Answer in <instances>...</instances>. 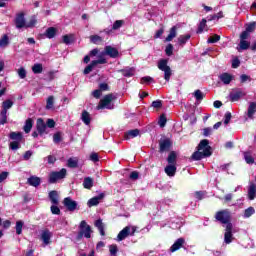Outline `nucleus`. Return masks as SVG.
Returning a JSON list of instances; mask_svg holds the SVG:
<instances>
[{
  "mask_svg": "<svg viewBox=\"0 0 256 256\" xmlns=\"http://www.w3.org/2000/svg\"><path fill=\"white\" fill-rule=\"evenodd\" d=\"M213 152L211 151V146H209V140L203 139L197 146V151H195L191 159L192 161H201V159H205L207 157H211Z\"/></svg>",
  "mask_w": 256,
  "mask_h": 256,
  "instance_id": "1",
  "label": "nucleus"
},
{
  "mask_svg": "<svg viewBox=\"0 0 256 256\" xmlns=\"http://www.w3.org/2000/svg\"><path fill=\"white\" fill-rule=\"evenodd\" d=\"M214 218L222 225H233L231 223V212L227 209L217 211Z\"/></svg>",
  "mask_w": 256,
  "mask_h": 256,
  "instance_id": "2",
  "label": "nucleus"
},
{
  "mask_svg": "<svg viewBox=\"0 0 256 256\" xmlns=\"http://www.w3.org/2000/svg\"><path fill=\"white\" fill-rule=\"evenodd\" d=\"M168 63H169V60L167 59H160L158 61V69L164 72V79L167 82L171 81V76L173 75V71L171 70V67L167 65Z\"/></svg>",
  "mask_w": 256,
  "mask_h": 256,
  "instance_id": "3",
  "label": "nucleus"
},
{
  "mask_svg": "<svg viewBox=\"0 0 256 256\" xmlns=\"http://www.w3.org/2000/svg\"><path fill=\"white\" fill-rule=\"evenodd\" d=\"M79 232L77 235V239H83L85 237L86 239H91V233H93V230H91V226L87 224V221L82 220L79 225Z\"/></svg>",
  "mask_w": 256,
  "mask_h": 256,
  "instance_id": "4",
  "label": "nucleus"
},
{
  "mask_svg": "<svg viewBox=\"0 0 256 256\" xmlns=\"http://www.w3.org/2000/svg\"><path fill=\"white\" fill-rule=\"evenodd\" d=\"M67 177V169L62 168L60 171H52L48 176V183L50 185H54L57 181H61V179H65Z\"/></svg>",
  "mask_w": 256,
  "mask_h": 256,
  "instance_id": "5",
  "label": "nucleus"
},
{
  "mask_svg": "<svg viewBox=\"0 0 256 256\" xmlns=\"http://www.w3.org/2000/svg\"><path fill=\"white\" fill-rule=\"evenodd\" d=\"M13 107V100L7 99L2 102V110L0 112V125H5L7 123V111Z\"/></svg>",
  "mask_w": 256,
  "mask_h": 256,
  "instance_id": "6",
  "label": "nucleus"
},
{
  "mask_svg": "<svg viewBox=\"0 0 256 256\" xmlns=\"http://www.w3.org/2000/svg\"><path fill=\"white\" fill-rule=\"evenodd\" d=\"M115 99H117V97H115L113 93L105 95L97 105V109H113V105L111 106V103Z\"/></svg>",
  "mask_w": 256,
  "mask_h": 256,
  "instance_id": "7",
  "label": "nucleus"
},
{
  "mask_svg": "<svg viewBox=\"0 0 256 256\" xmlns=\"http://www.w3.org/2000/svg\"><path fill=\"white\" fill-rule=\"evenodd\" d=\"M137 231L136 226H126L124 227L117 235L118 241H125L129 235L133 237L135 235V232Z\"/></svg>",
  "mask_w": 256,
  "mask_h": 256,
  "instance_id": "8",
  "label": "nucleus"
},
{
  "mask_svg": "<svg viewBox=\"0 0 256 256\" xmlns=\"http://www.w3.org/2000/svg\"><path fill=\"white\" fill-rule=\"evenodd\" d=\"M173 147V141L170 138H161L159 140V153H169Z\"/></svg>",
  "mask_w": 256,
  "mask_h": 256,
  "instance_id": "9",
  "label": "nucleus"
},
{
  "mask_svg": "<svg viewBox=\"0 0 256 256\" xmlns=\"http://www.w3.org/2000/svg\"><path fill=\"white\" fill-rule=\"evenodd\" d=\"M245 95H247V93H245L241 88H236L229 93V100L231 101V103H235L239 101L242 97H245Z\"/></svg>",
  "mask_w": 256,
  "mask_h": 256,
  "instance_id": "10",
  "label": "nucleus"
},
{
  "mask_svg": "<svg viewBox=\"0 0 256 256\" xmlns=\"http://www.w3.org/2000/svg\"><path fill=\"white\" fill-rule=\"evenodd\" d=\"M16 29H23V28H27V21L25 20V13L24 12H20L16 15V18L14 20Z\"/></svg>",
  "mask_w": 256,
  "mask_h": 256,
  "instance_id": "11",
  "label": "nucleus"
},
{
  "mask_svg": "<svg viewBox=\"0 0 256 256\" xmlns=\"http://www.w3.org/2000/svg\"><path fill=\"white\" fill-rule=\"evenodd\" d=\"M233 239V224H228L225 228L224 242L226 245H230V243H233Z\"/></svg>",
  "mask_w": 256,
  "mask_h": 256,
  "instance_id": "12",
  "label": "nucleus"
},
{
  "mask_svg": "<svg viewBox=\"0 0 256 256\" xmlns=\"http://www.w3.org/2000/svg\"><path fill=\"white\" fill-rule=\"evenodd\" d=\"M63 205L64 207H66L67 211H70L71 213H73V211H76L78 206L77 201L71 199V197L64 198Z\"/></svg>",
  "mask_w": 256,
  "mask_h": 256,
  "instance_id": "13",
  "label": "nucleus"
},
{
  "mask_svg": "<svg viewBox=\"0 0 256 256\" xmlns=\"http://www.w3.org/2000/svg\"><path fill=\"white\" fill-rule=\"evenodd\" d=\"M36 129L40 137H43L44 133H47V124L43 118H38L36 121Z\"/></svg>",
  "mask_w": 256,
  "mask_h": 256,
  "instance_id": "14",
  "label": "nucleus"
},
{
  "mask_svg": "<svg viewBox=\"0 0 256 256\" xmlns=\"http://www.w3.org/2000/svg\"><path fill=\"white\" fill-rule=\"evenodd\" d=\"M104 55H108L111 59H117L119 57V50L113 46H106L104 48Z\"/></svg>",
  "mask_w": 256,
  "mask_h": 256,
  "instance_id": "15",
  "label": "nucleus"
},
{
  "mask_svg": "<svg viewBox=\"0 0 256 256\" xmlns=\"http://www.w3.org/2000/svg\"><path fill=\"white\" fill-rule=\"evenodd\" d=\"M101 199H105V193H100L98 196H95L88 200V207H97Z\"/></svg>",
  "mask_w": 256,
  "mask_h": 256,
  "instance_id": "16",
  "label": "nucleus"
},
{
  "mask_svg": "<svg viewBox=\"0 0 256 256\" xmlns=\"http://www.w3.org/2000/svg\"><path fill=\"white\" fill-rule=\"evenodd\" d=\"M185 245V238H178L174 244L170 247L171 253H175V251H179L181 247Z\"/></svg>",
  "mask_w": 256,
  "mask_h": 256,
  "instance_id": "17",
  "label": "nucleus"
},
{
  "mask_svg": "<svg viewBox=\"0 0 256 256\" xmlns=\"http://www.w3.org/2000/svg\"><path fill=\"white\" fill-rule=\"evenodd\" d=\"M256 113V102H249L248 109H247V117L248 119H255Z\"/></svg>",
  "mask_w": 256,
  "mask_h": 256,
  "instance_id": "18",
  "label": "nucleus"
},
{
  "mask_svg": "<svg viewBox=\"0 0 256 256\" xmlns=\"http://www.w3.org/2000/svg\"><path fill=\"white\" fill-rule=\"evenodd\" d=\"M51 231L49 229H45L41 233V240L43 241L44 245H49L51 243Z\"/></svg>",
  "mask_w": 256,
  "mask_h": 256,
  "instance_id": "19",
  "label": "nucleus"
},
{
  "mask_svg": "<svg viewBox=\"0 0 256 256\" xmlns=\"http://www.w3.org/2000/svg\"><path fill=\"white\" fill-rule=\"evenodd\" d=\"M140 133L141 131L139 129H132L125 132L124 138L126 139V141H129V139H135V137H139Z\"/></svg>",
  "mask_w": 256,
  "mask_h": 256,
  "instance_id": "20",
  "label": "nucleus"
},
{
  "mask_svg": "<svg viewBox=\"0 0 256 256\" xmlns=\"http://www.w3.org/2000/svg\"><path fill=\"white\" fill-rule=\"evenodd\" d=\"M164 171L168 177H175V174L177 173V165L176 164H168Z\"/></svg>",
  "mask_w": 256,
  "mask_h": 256,
  "instance_id": "21",
  "label": "nucleus"
},
{
  "mask_svg": "<svg viewBox=\"0 0 256 256\" xmlns=\"http://www.w3.org/2000/svg\"><path fill=\"white\" fill-rule=\"evenodd\" d=\"M48 198L52 205H59V193L56 190H52L48 194Z\"/></svg>",
  "mask_w": 256,
  "mask_h": 256,
  "instance_id": "22",
  "label": "nucleus"
},
{
  "mask_svg": "<svg viewBox=\"0 0 256 256\" xmlns=\"http://www.w3.org/2000/svg\"><path fill=\"white\" fill-rule=\"evenodd\" d=\"M27 183L28 185H30L31 187H39V185H41V178L37 177V176H30L27 179Z\"/></svg>",
  "mask_w": 256,
  "mask_h": 256,
  "instance_id": "23",
  "label": "nucleus"
},
{
  "mask_svg": "<svg viewBox=\"0 0 256 256\" xmlns=\"http://www.w3.org/2000/svg\"><path fill=\"white\" fill-rule=\"evenodd\" d=\"M57 28L55 27H49L46 29V31L44 32V37H47V39H54V37L57 36Z\"/></svg>",
  "mask_w": 256,
  "mask_h": 256,
  "instance_id": "24",
  "label": "nucleus"
},
{
  "mask_svg": "<svg viewBox=\"0 0 256 256\" xmlns=\"http://www.w3.org/2000/svg\"><path fill=\"white\" fill-rule=\"evenodd\" d=\"M219 79L222 81V83H224V85H229V83L233 81V75L224 72L219 76Z\"/></svg>",
  "mask_w": 256,
  "mask_h": 256,
  "instance_id": "25",
  "label": "nucleus"
},
{
  "mask_svg": "<svg viewBox=\"0 0 256 256\" xmlns=\"http://www.w3.org/2000/svg\"><path fill=\"white\" fill-rule=\"evenodd\" d=\"M9 139H11V141H16V142L21 143L23 141V133L22 132H10Z\"/></svg>",
  "mask_w": 256,
  "mask_h": 256,
  "instance_id": "26",
  "label": "nucleus"
},
{
  "mask_svg": "<svg viewBox=\"0 0 256 256\" xmlns=\"http://www.w3.org/2000/svg\"><path fill=\"white\" fill-rule=\"evenodd\" d=\"M168 165H177V152L171 151L167 157Z\"/></svg>",
  "mask_w": 256,
  "mask_h": 256,
  "instance_id": "27",
  "label": "nucleus"
},
{
  "mask_svg": "<svg viewBox=\"0 0 256 256\" xmlns=\"http://www.w3.org/2000/svg\"><path fill=\"white\" fill-rule=\"evenodd\" d=\"M256 197V185L255 183H251L248 188V199L253 201Z\"/></svg>",
  "mask_w": 256,
  "mask_h": 256,
  "instance_id": "28",
  "label": "nucleus"
},
{
  "mask_svg": "<svg viewBox=\"0 0 256 256\" xmlns=\"http://www.w3.org/2000/svg\"><path fill=\"white\" fill-rule=\"evenodd\" d=\"M95 227H97L100 235L105 237V224H103V220L98 219L95 221Z\"/></svg>",
  "mask_w": 256,
  "mask_h": 256,
  "instance_id": "29",
  "label": "nucleus"
},
{
  "mask_svg": "<svg viewBox=\"0 0 256 256\" xmlns=\"http://www.w3.org/2000/svg\"><path fill=\"white\" fill-rule=\"evenodd\" d=\"M31 129H33V118H28L23 126V131L24 133H31Z\"/></svg>",
  "mask_w": 256,
  "mask_h": 256,
  "instance_id": "30",
  "label": "nucleus"
},
{
  "mask_svg": "<svg viewBox=\"0 0 256 256\" xmlns=\"http://www.w3.org/2000/svg\"><path fill=\"white\" fill-rule=\"evenodd\" d=\"M81 120L84 125H91V114H89L87 110L82 111Z\"/></svg>",
  "mask_w": 256,
  "mask_h": 256,
  "instance_id": "31",
  "label": "nucleus"
},
{
  "mask_svg": "<svg viewBox=\"0 0 256 256\" xmlns=\"http://www.w3.org/2000/svg\"><path fill=\"white\" fill-rule=\"evenodd\" d=\"M67 167H69L70 169H77L79 167V159L69 158L67 160Z\"/></svg>",
  "mask_w": 256,
  "mask_h": 256,
  "instance_id": "32",
  "label": "nucleus"
},
{
  "mask_svg": "<svg viewBox=\"0 0 256 256\" xmlns=\"http://www.w3.org/2000/svg\"><path fill=\"white\" fill-rule=\"evenodd\" d=\"M97 63H102V61H92L88 66L85 67L83 73L84 75H89V73H91V71H93L94 67H97Z\"/></svg>",
  "mask_w": 256,
  "mask_h": 256,
  "instance_id": "33",
  "label": "nucleus"
},
{
  "mask_svg": "<svg viewBox=\"0 0 256 256\" xmlns=\"http://www.w3.org/2000/svg\"><path fill=\"white\" fill-rule=\"evenodd\" d=\"M177 37V26H173L170 28L169 34L166 37L165 41L166 42H171L172 39H175Z\"/></svg>",
  "mask_w": 256,
  "mask_h": 256,
  "instance_id": "34",
  "label": "nucleus"
},
{
  "mask_svg": "<svg viewBox=\"0 0 256 256\" xmlns=\"http://www.w3.org/2000/svg\"><path fill=\"white\" fill-rule=\"evenodd\" d=\"M189 39H191V34L180 35L178 37V44L181 46L186 45L187 41H189Z\"/></svg>",
  "mask_w": 256,
  "mask_h": 256,
  "instance_id": "35",
  "label": "nucleus"
},
{
  "mask_svg": "<svg viewBox=\"0 0 256 256\" xmlns=\"http://www.w3.org/2000/svg\"><path fill=\"white\" fill-rule=\"evenodd\" d=\"M84 189H92L93 188V178L85 177L83 181Z\"/></svg>",
  "mask_w": 256,
  "mask_h": 256,
  "instance_id": "36",
  "label": "nucleus"
},
{
  "mask_svg": "<svg viewBox=\"0 0 256 256\" xmlns=\"http://www.w3.org/2000/svg\"><path fill=\"white\" fill-rule=\"evenodd\" d=\"M32 71L35 75H39L40 73H43V64L36 63L32 66Z\"/></svg>",
  "mask_w": 256,
  "mask_h": 256,
  "instance_id": "37",
  "label": "nucleus"
},
{
  "mask_svg": "<svg viewBox=\"0 0 256 256\" xmlns=\"http://www.w3.org/2000/svg\"><path fill=\"white\" fill-rule=\"evenodd\" d=\"M205 27H207V19H202L201 22L198 25V29L196 31V33L199 35L201 33H203V31H205Z\"/></svg>",
  "mask_w": 256,
  "mask_h": 256,
  "instance_id": "38",
  "label": "nucleus"
},
{
  "mask_svg": "<svg viewBox=\"0 0 256 256\" xmlns=\"http://www.w3.org/2000/svg\"><path fill=\"white\" fill-rule=\"evenodd\" d=\"M244 159L248 165L255 163V158L251 155V152H244Z\"/></svg>",
  "mask_w": 256,
  "mask_h": 256,
  "instance_id": "39",
  "label": "nucleus"
},
{
  "mask_svg": "<svg viewBox=\"0 0 256 256\" xmlns=\"http://www.w3.org/2000/svg\"><path fill=\"white\" fill-rule=\"evenodd\" d=\"M125 25V20H116L112 25V31H118Z\"/></svg>",
  "mask_w": 256,
  "mask_h": 256,
  "instance_id": "40",
  "label": "nucleus"
},
{
  "mask_svg": "<svg viewBox=\"0 0 256 256\" xmlns=\"http://www.w3.org/2000/svg\"><path fill=\"white\" fill-rule=\"evenodd\" d=\"M123 77H133L135 75L133 68L119 70Z\"/></svg>",
  "mask_w": 256,
  "mask_h": 256,
  "instance_id": "41",
  "label": "nucleus"
},
{
  "mask_svg": "<svg viewBox=\"0 0 256 256\" xmlns=\"http://www.w3.org/2000/svg\"><path fill=\"white\" fill-rule=\"evenodd\" d=\"M23 225H25V222H23V220H18L16 222V235H21V233H23Z\"/></svg>",
  "mask_w": 256,
  "mask_h": 256,
  "instance_id": "42",
  "label": "nucleus"
},
{
  "mask_svg": "<svg viewBox=\"0 0 256 256\" xmlns=\"http://www.w3.org/2000/svg\"><path fill=\"white\" fill-rule=\"evenodd\" d=\"M63 133L61 132H56L53 135V143H55L56 145H59V143H61V141H63Z\"/></svg>",
  "mask_w": 256,
  "mask_h": 256,
  "instance_id": "43",
  "label": "nucleus"
},
{
  "mask_svg": "<svg viewBox=\"0 0 256 256\" xmlns=\"http://www.w3.org/2000/svg\"><path fill=\"white\" fill-rule=\"evenodd\" d=\"M239 47L242 51H247L251 47V42L247 40H240Z\"/></svg>",
  "mask_w": 256,
  "mask_h": 256,
  "instance_id": "44",
  "label": "nucleus"
},
{
  "mask_svg": "<svg viewBox=\"0 0 256 256\" xmlns=\"http://www.w3.org/2000/svg\"><path fill=\"white\" fill-rule=\"evenodd\" d=\"M90 41L91 43H94V45H97L99 43H103V38L99 35H91Z\"/></svg>",
  "mask_w": 256,
  "mask_h": 256,
  "instance_id": "45",
  "label": "nucleus"
},
{
  "mask_svg": "<svg viewBox=\"0 0 256 256\" xmlns=\"http://www.w3.org/2000/svg\"><path fill=\"white\" fill-rule=\"evenodd\" d=\"M37 25V18L35 16H32L29 22H26V29H33Z\"/></svg>",
  "mask_w": 256,
  "mask_h": 256,
  "instance_id": "46",
  "label": "nucleus"
},
{
  "mask_svg": "<svg viewBox=\"0 0 256 256\" xmlns=\"http://www.w3.org/2000/svg\"><path fill=\"white\" fill-rule=\"evenodd\" d=\"M194 97L196 101H203V99H205V94H203V92L198 89V90H195Z\"/></svg>",
  "mask_w": 256,
  "mask_h": 256,
  "instance_id": "47",
  "label": "nucleus"
},
{
  "mask_svg": "<svg viewBox=\"0 0 256 256\" xmlns=\"http://www.w3.org/2000/svg\"><path fill=\"white\" fill-rule=\"evenodd\" d=\"M9 149L12 151H17V149H21V142L12 141L9 144Z\"/></svg>",
  "mask_w": 256,
  "mask_h": 256,
  "instance_id": "48",
  "label": "nucleus"
},
{
  "mask_svg": "<svg viewBox=\"0 0 256 256\" xmlns=\"http://www.w3.org/2000/svg\"><path fill=\"white\" fill-rule=\"evenodd\" d=\"M50 211H51L52 215H61V209L59 208L58 205L53 204L50 207Z\"/></svg>",
  "mask_w": 256,
  "mask_h": 256,
  "instance_id": "49",
  "label": "nucleus"
},
{
  "mask_svg": "<svg viewBox=\"0 0 256 256\" xmlns=\"http://www.w3.org/2000/svg\"><path fill=\"white\" fill-rule=\"evenodd\" d=\"M254 213H255V208L249 207V208H247V209L244 211V217H245L246 219H249V217H251V215H254Z\"/></svg>",
  "mask_w": 256,
  "mask_h": 256,
  "instance_id": "50",
  "label": "nucleus"
},
{
  "mask_svg": "<svg viewBox=\"0 0 256 256\" xmlns=\"http://www.w3.org/2000/svg\"><path fill=\"white\" fill-rule=\"evenodd\" d=\"M7 45H9V36H7V34H4V36L0 40V47H7Z\"/></svg>",
  "mask_w": 256,
  "mask_h": 256,
  "instance_id": "51",
  "label": "nucleus"
},
{
  "mask_svg": "<svg viewBox=\"0 0 256 256\" xmlns=\"http://www.w3.org/2000/svg\"><path fill=\"white\" fill-rule=\"evenodd\" d=\"M221 41V36L214 34L213 36H211L210 38H208V43H217Z\"/></svg>",
  "mask_w": 256,
  "mask_h": 256,
  "instance_id": "52",
  "label": "nucleus"
},
{
  "mask_svg": "<svg viewBox=\"0 0 256 256\" xmlns=\"http://www.w3.org/2000/svg\"><path fill=\"white\" fill-rule=\"evenodd\" d=\"M55 98L53 96H49L46 102V109H53Z\"/></svg>",
  "mask_w": 256,
  "mask_h": 256,
  "instance_id": "53",
  "label": "nucleus"
},
{
  "mask_svg": "<svg viewBox=\"0 0 256 256\" xmlns=\"http://www.w3.org/2000/svg\"><path fill=\"white\" fill-rule=\"evenodd\" d=\"M256 28V22H251L250 24H247L245 31H247L248 33H253V31H255Z\"/></svg>",
  "mask_w": 256,
  "mask_h": 256,
  "instance_id": "54",
  "label": "nucleus"
},
{
  "mask_svg": "<svg viewBox=\"0 0 256 256\" xmlns=\"http://www.w3.org/2000/svg\"><path fill=\"white\" fill-rule=\"evenodd\" d=\"M151 107H153L154 109H161V107H163V101L162 100L153 101L151 104Z\"/></svg>",
  "mask_w": 256,
  "mask_h": 256,
  "instance_id": "55",
  "label": "nucleus"
},
{
  "mask_svg": "<svg viewBox=\"0 0 256 256\" xmlns=\"http://www.w3.org/2000/svg\"><path fill=\"white\" fill-rule=\"evenodd\" d=\"M63 43H65V45H71V43H73V36L64 35L63 36Z\"/></svg>",
  "mask_w": 256,
  "mask_h": 256,
  "instance_id": "56",
  "label": "nucleus"
},
{
  "mask_svg": "<svg viewBox=\"0 0 256 256\" xmlns=\"http://www.w3.org/2000/svg\"><path fill=\"white\" fill-rule=\"evenodd\" d=\"M159 125L160 127H165V125H167V116H165V114H162L159 118Z\"/></svg>",
  "mask_w": 256,
  "mask_h": 256,
  "instance_id": "57",
  "label": "nucleus"
},
{
  "mask_svg": "<svg viewBox=\"0 0 256 256\" xmlns=\"http://www.w3.org/2000/svg\"><path fill=\"white\" fill-rule=\"evenodd\" d=\"M141 83H155V80L151 76H145L141 78Z\"/></svg>",
  "mask_w": 256,
  "mask_h": 256,
  "instance_id": "58",
  "label": "nucleus"
},
{
  "mask_svg": "<svg viewBox=\"0 0 256 256\" xmlns=\"http://www.w3.org/2000/svg\"><path fill=\"white\" fill-rule=\"evenodd\" d=\"M165 53L168 57H171V55H173V44H168L166 46Z\"/></svg>",
  "mask_w": 256,
  "mask_h": 256,
  "instance_id": "59",
  "label": "nucleus"
},
{
  "mask_svg": "<svg viewBox=\"0 0 256 256\" xmlns=\"http://www.w3.org/2000/svg\"><path fill=\"white\" fill-rule=\"evenodd\" d=\"M18 75L20 79H25V77H27V70H25L23 67L19 68Z\"/></svg>",
  "mask_w": 256,
  "mask_h": 256,
  "instance_id": "60",
  "label": "nucleus"
},
{
  "mask_svg": "<svg viewBox=\"0 0 256 256\" xmlns=\"http://www.w3.org/2000/svg\"><path fill=\"white\" fill-rule=\"evenodd\" d=\"M194 196H195L196 199H198V201H203V198L205 197V192L196 191Z\"/></svg>",
  "mask_w": 256,
  "mask_h": 256,
  "instance_id": "61",
  "label": "nucleus"
},
{
  "mask_svg": "<svg viewBox=\"0 0 256 256\" xmlns=\"http://www.w3.org/2000/svg\"><path fill=\"white\" fill-rule=\"evenodd\" d=\"M109 251L111 255H117V251H119V249L117 248V245L112 244L109 246Z\"/></svg>",
  "mask_w": 256,
  "mask_h": 256,
  "instance_id": "62",
  "label": "nucleus"
},
{
  "mask_svg": "<svg viewBox=\"0 0 256 256\" xmlns=\"http://www.w3.org/2000/svg\"><path fill=\"white\" fill-rule=\"evenodd\" d=\"M46 127H48L49 129H53L55 127V120L48 118L46 121Z\"/></svg>",
  "mask_w": 256,
  "mask_h": 256,
  "instance_id": "63",
  "label": "nucleus"
},
{
  "mask_svg": "<svg viewBox=\"0 0 256 256\" xmlns=\"http://www.w3.org/2000/svg\"><path fill=\"white\" fill-rule=\"evenodd\" d=\"M129 179H131L132 181H137V179H139V172L132 171L130 173Z\"/></svg>",
  "mask_w": 256,
  "mask_h": 256,
  "instance_id": "64",
  "label": "nucleus"
}]
</instances>
